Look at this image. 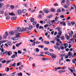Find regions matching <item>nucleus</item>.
<instances>
[{
    "label": "nucleus",
    "instance_id": "46",
    "mask_svg": "<svg viewBox=\"0 0 76 76\" xmlns=\"http://www.w3.org/2000/svg\"><path fill=\"white\" fill-rule=\"evenodd\" d=\"M66 61H67V62H70V59H67L66 60Z\"/></svg>",
    "mask_w": 76,
    "mask_h": 76
},
{
    "label": "nucleus",
    "instance_id": "13",
    "mask_svg": "<svg viewBox=\"0 0 76 76\" xmlns=\"http://www.w3.org/2000/svg\"><path fill=\"white\" fill-rule=\"evenodd\" d=\"M10 35H13L14 34V32L12 31H11L9 32Z\"/></svg>",
    "mask_w": 76,
    "mask_h": 76
},
{
    "label": "nucleus",
    "instance_id": "61",
    "mask_svg": "<svg viewBox=\"0 0 76 76\" xmlns=\"http://www.w3.org/2000/svg\"><path fill=\"white\" fill-rule=\"evenodd\" d=\"M65 3V0H64L62 1L61 2V3Z\"/></svg>",
    "mask_w": 76,
    "mask_h": 76
},
{
    "label": "nucleus",
    "instance_id": "64",
    "mask_svg": "<svg viewBox=\"0 0 76 76\" xmlns=\"http://www.w3.org/2000/svg\"><path fill=\"white\" fill-rule=\"evenodd\" d=\"M0 76H4V74L0 73Z\"/></svg>",
    "mask_w": 76,
    "mask_h": 76
},
{
    "label": "nucleus",
    "instance_id": "38",
    "mask_svg": "<svg viewBox=\"0 0 76 76\" xmlns=\"http://www.w3.org/2000/svg\"><path fill=\"white\" fill-rule=\"evenodd\" d=\"M54 11H55V10H54V9L53 8L51 9V12H54Z\"/></svg>",
    "mask_w": 76,
    "mask_h": 76
},
{
    "label": "nucleus",
    "instance_id": "56",
    "mask_svg": "<svg viewBox=\"0 0 76 76\" xmlns=\"http://www.w3.org/2000/svg\"><path fill=\"white\" fill-rule=\"evenodd\" d=\"M42 59L43 60H48L47 58H42Z\"/></svg>",
    "mask_w": 76,
    "mask_h": 76
},
{
    "label": "nucleus",
    "instance_id": "35",
    "mask_svg": "<svg viewBox=\"0 0 76 76\" xmlns=\"http://www.w3.org/2000/svg\"><path fill=\"white\" fill-rule=\"evenodd\" d=\"M39 24L37 23L36 25L37 28H38L39 27Z\"/></svg>",
    "mask_w": 76,
    "mask_h": 76
},
{
    "label": "nucleus",
    "instance_id": "8",
    "mask_svg": "<svg viewBox=\"0 0 76 76\" xmlns=\"http://www.w3.org/2000/svg\"><path fill=\"white\" fill-rule=\"evenodd\" d=\"M17 55H13L11 56V58H15V57H17Z\"/></svg>",
    "mask_w": 76,
    "mask_h": 76
},
{
    "label": "nucleus",
    "instance_id": "21",
    "mask_svg": "<svg viewBox=\"0 0 76 76\" xmlns=\"http://www.w3.org/2000/svg\"><path fill=\"white\" fill-rule=\"evenodd\" d=\"M61 34H62V31H59L58 32V36H60L61 35Z\"/></svg>",
    "mask_w": 76,
    "mask_h": 76
},
{
    "label": "nucleus",
    "instance_id": "7",
    "mask_svg": "<svg viewBox=\"0 0 76 76\" xmlns=\"http://www.w3.org/2000/svg\"><path fill=\"white\" fill-rule=\"evenodd\" d=\"M17 31H18V32H20V31H22V29H21L20 28L18 27L17 28Z\"/></svg>",
    "mask_w": 76,
    "mask_h": 76
},
{
    "label": "nucleus",
    "instance_id": "40",
    "mask_svg": "<svg viewBox=\"0 0 76 76\" xmlns=\"http://www.w3.org/2000/svg\"><path fill=\"white\" fill-rule=\"evenodd\" d=\"M4 5V4L3 3H0V8H1V6H3Z\"/></svg>",
    "mask_w": 76,
    "mask_h": 76
},
{
    "label": "nucleus",
    "instance_id": "11",
    "mask_svg": "<svg viewBox=\"0 0 76 76\" xmlns=\"http://www.w3.org/2000/svg\"><path fill=\"white\" fill-rule=\"evenodd\" d=\"M66 4L67 6H70V1L68 0L66 1Z\"/></svg>",
    "mask_w": 76,
    "mask_h": 76
},
{
    "label": "nucleus",
    "instance_id": "16",
    "mask_svg": "<svg viewBox=\"0 0 76 76\" xmlns=\"http://www.w3.org/2000/svg\"><path fill=\"white\" fill-rule=\"evenodd\" d=\"M7 44L8 45H9L10 46H11V45H12V42H7Z\"/></svg>",
    "mask_w": 76,
    "mask_h": 76
},
{
    "label": "nucleus",
    "instance_id": "15",
    "mask_svg": "<svg viewBox=\"0 0 76 76\" xmlns=\"http://www.w3.org/2000/svg\"><path fill=\"white\" fill-rule=\"evenodd\" d=\"M16 19V17L14 16L11 18V20H15Z\"/></svg>",
    "mask_w": 76,
    "mask_h": 76
},
{
    "label": "nucleus",
    "instance_id": "51",
    "mask_svg": "<svg viewBox=\"0 0 76 76\" xmlns=\"http://www.w3.org/2000/svg\"><path fill=\"white\" fill-rule=\"evenodd\" d=\"M4 15L5 16H7V15H8V13H7V12H5Z\"/></svg>",
    "mask_w": 76,
    "mask_h": 76
},
{
    "label": "nucleus",
    "instance_id": "27",
    "mask_svg": "<svg viewBox=\"0 0 76 76\" xmlns=\"http://www.w3.org/2000/svg\"><path fill=\"white\" fill-rule=\"evenodd\" d=\"M26 12V9H23L22 10V12L23 13H25V12Z\"/></svg>",
    "mask_w": 76,
    "mask_h": 76
},
{
    "label": "nucleus",
    "instance_id": "63",
    "mask_svg": "<svg viewBox=\"0 0 76 76\" xmlns=\"http://www.w3.org/2000/svg\"><path fill=\"white\" fill-rule=\"evenodd\" d=\"M11 9H14V6L13 5H12L11 6Z\"/></svg>",
    "mask_w": 76,
    "mask_h": 76
},
{
    "label": "nucleus",
    "instance_id": "6",
    "mask_svg": "<svg viewBox=\"0 0 76 76\" xmlns=\"http://www.w3.org/2000/svg\"><path fill=\"white\" fill-rule=\"evenodd\" d=\"M17 12L18 15H20L21 14H22V11H21L20 10H18L17 11Z\"/></svg>",
    "mask_w": 76,
    "mask_h": 76
},
{
    "label": "nucleus",
    "instance_id": "10",
    "mask_svg": "<svg viewBox=\"0 0 76 76\" xmlns=\"http://www.w3.org/2000/svg\"><path fill=\"white\" fill-rule=\"evenodd\" d=\"M20 45H22V43L21 42L16 44V47H19Z\"/></svg>",
    "mask_w": 76,
    "mask_h": 76
},
{
    "label": "nucleus",
    "instance_id": "32",
    "mask_svg": "<svg viewBox=\"0 0 76 76\" xmlns=\"http://www.w3.org/2000/svg\"><path fill=\"white\" fill-rule=\"evenodd\" d=\"M57 12L58 13L59 12H61V10L60 9H58L57 10Z\"/></svg>",
    "mask_w": 76,
    "mask_h": 76
},
{
    "label": "nucleus",
    "instance_id": "18",
    "mask_svg": "<svg viewBox=\"0 0 76 76\" xmlns=\"http://www.w3.org/2000/svg\"><path fill=\"white\" fill-rule=\"evenodd\" d=\"M65 72H66V71L60 70L59 71V73L60 74H62V73Z\"/></svg>",
    "mask_w": 76,
    "mask_h": 76
},
{
    "label": "nucleus",
    "instance_id": "14",
    "mask_svg": "<svg viewBox=\"0 0 76 76\" xmlns=\"http://www.w3.org/2000/svg\"><path fill=\"white\" fill-rule=\"evenodd\" d=\"M9 15H10V16H15V14L13 12H11V13H9Z\"/></svg>",
    "mask_w": 76,
    "mask_h": 76
},
{
    "label": "nucleus",
    "instance_id": "47",
    "mask_svg": "<svg viewBox=\"0 0 76 76\" xmlns=\"http://www.w3.org/2000/svg\"><path fill=\"white\" fill-rule=\"evenodd\" d=\"M4 13V11H0V14H3Z\"/></svg>",
    "mask_w": 76,
    "mask_h": 76
},
{
    "label": "nucleus",
    "instance_id": "60",
    "mask_svg": "<svg viewBox=\"0 0 76 76\" xmlns=\"http://www.w3.org/2000/svg\"><path fill=\"white\" fill-rule=\"evenodd\" d=\"M22 53V52L19 50L18 51V54H21Z\"/></svg>",
    "mask_w": 76,
    "mask_h": 76
},
{
    "label": "nucleus",
    "instance_id": "23",
    "mask_svg": "<svg viewBox=\"0 0 76 76\" xmlns=\"http://www.w3.org/2000/svg\"><path fill=\"white\" fill-rule=\"evenodd\" d=\"M64 7V8H65V9H67V8L68 7V6H67V5L66 4H64L63 6Z\"/></svg>",
    "mask_w": 76,
    "mask_h": 76
},
{
    "label": "nucleus",
    "instance_id": "29",
    "mask_svg": "<svg viewBox=\"0 0 76 76\" xmlns=\"http://www.w3.org/2000/svg\"><path fill=\"white\" fill-rule=\"evenodd\" d=\"M18 76H22V73L21 72L18 74Z\"/></svg>",
    "mask_w": 76,
    "mask_h": 76
},
{
    "label": "nucleus",
    "instance_id": "5",
    "mask_svg": "<svg viewBox=\"0 0 76 76\" xmlns=\"http://www.w3.org/2000/svg\"><path fill=\"white\" fill-rule=\"evenodd\" d=\"M6 53H7L8 56H10V55L12 54V52L11 51H7Z\"/></svg>",
    "mask_w": 76,
    "mask_h": 76
},
{
    "label": "nucleus",
    "instance_id": "25",
    "mask_svg": "<svg viewBox=\"0 0 76 76\" xmlns=\"http://www.w3.org/2000/svg\"><path fill=\"white\" fill-rule=\"evenodd\" d=\"M44 42L46 44H49L50 42L48 41H45Z\"/></svg>",
    "mask_w": 76,
    "mask_h": 76
},
{
    "label": "nucleus",
    "instance_id": "20",
    "mask_svg": "<svg viewBox=\"0 0 76 76\" xmlns=\"http://www.w3.org/2000/svg\"><path fill=\"white\" fill-rule=\"evenodd\" d=\"M44 12L45 13H49V11L45 9L44 10Z\"/></svg>",
    "mask_w": 76,
    "mask_h": 76
},
{
    "label": "nucleus",
    "instance_id": "36",
    "mask_svg": "<svg viewBox=\"0 0 76 76\" xmlns=\"http://www.w3.org/2000/svg\"><path fill=\"white\" fill-rule=\"evenodd\" d=\"M33 27L32 26H29V29L30 30H31V29H32L33 28Z\"/></svg>",
    "mask_w": 76,
    "mask_h": 76
},
{
    "label": "nucleus",
    "instance_id": "24",
    "mask_svg": "<svg viewBox=\"0 0 76 76\" xmlns=\"http://www.w3.org/2000/svg\"><path fill=\"white\" fill-rule=\"evenodd\" d=\"M52 23V22L51 21L50 22H48L47 23V24H48V26L49 25H51V23Z\"/></svg>",
    "mask_w": 76,
    "mask_h": 76
},
{
    "label": "nucleus",
    "instance_id": "44",
    "mask_svg": "<svg viewBox=\"0 0 76 76\" xmlns=\"http://www.w3.org/2000/svg\"><path fill=\"white\" fill-rule=\"evenodd\" d=\"M16 72H14L13 73L11 74V75L12 76H15V73Z\"/></svg>",
    "mask_w": 76,
    "mask_h": 76
},
{
    "label": "nucleus",
    "instance_id": "1",
    "mask_svg": "<svg viewBox=\"0 0 76 76\" xmlns=\"http://www.w3.org/2000/svg\"><path fill=\"white\" fill-rule=\"evenodd\" d=\"M1 56H3L4 55V54H5V53H6V52H5V50H4V49H3V48H2L1 49Z\"/></svg>",
    "mask_w": 76,
    "mask_h": 76
},
{
    "label": "nucleus",
    "instance_id": "9",
    "mask_svg": "<svg viewBox=\"0 0 76 76\" xmlns=\"http://www.w3.org/2000/svg\"><path fill=\"white\" fill-rule=\"evenodd\" d=\"M73 34H74V32H73V31H71V34H69V35L70 37H72V35H73Z\"/></svg>",
    "mask_w": 76,
    "mask_h": 76
},
{
    "label": "nucleus",
    "instance_id": "58",
    "mask_svg": "<svg viewBox=\"0 0 76 76\" xmlns=\"http://www.w3.org/2000/svg\"><path fill=\"white\" fill-rule=\"evenodd\" d=\"M12 66H13V67H15V66H16L15 63H14V64H12Z\"/></svg>",
    "mask_w": 76,
    "mask_h": 76
},
{
    "label": "nucleus",
    "instance_id": "55",
    "mask_svg": "<svg viewBox=\"0 0 76 76\" xmlns=\"http://www.w3.org/2000/svg\"><path fill=\"white\" fill-rule=\"evenodd\" d=\"M18 31L17 30H15L14 32V34H16L18 33Z\"/></svg>",
    "mask_w": 76,
    "mask_h": 76
},
{
    "label": "nucleus",
    "instance_id": "12",
    "mask_svg": "<svg viewBox=\"0 0 76 76\" xmlns=\"http://www.w3.org/2000/svg\"><path fill=\"white\" fill-rule=\"evenodd\" d=\"M56 29H57L58 31H61V28H60L57 27V28H56Z\"/></svg>",
    "mask_w": 76,
    "mask_h": 76
},
{
    "label": "nucleus",
    "instance_id": "41",
    "mask_svg": "<svg viewBox=\"0 0 76 76\" xmlns=\"http://www.w3.org/2000/svg\"><path fill=\"white\" fill-rule=\"evenodd\" d=\"M37 24V22L34 21L33 23V25H35Z\"/></svg>",
    "mask_w": 76,
    "mask_h": 76
},
{
    "label": "nucleus",
    "instance_id": "37",
    "mask_svg": "<svg viewBox=\"0 0 76 76\" xmlns=\"http://www.w3.org/2000/svg\"><path fill=\"white\" fill-rule=\"evenodd\" d=\"M39 47H40L41 48H44V45L39 46Z\"/></svg>",
    "mask_w": 76,
    "mask_h": 76
},
{
    "label": "nucleus",
    "instance_id": "54",
    "mask_svg": "<svg viewBox=\"0 0 76 76\" xmlns=\"http://www.w3.org/2000/svg\"><path fill=\"white\" fill-rule=\"evenodd\" d=\"M60 18H64V16L63 15H62L60 16Z\"/></svg>",
    "mask_w": 76,
    "mask_h": 76
},
{
    "label": "nucleus",
    "instance_id": "53",
    "mask_svg": "<svg viewBox=\"0 0 76 76\" xmlns=\"http://www.w3.org/2000/svg\"><path fill=\"white\" fill-rule=\"evenodd\" d=\"M66 38V39L68 40H69V39H70V37L69 36H68Z\"/></svg>",
    "mask_w": 76,
    "mask_h": 76
},
{
    "label": "nucleus",
    "instance_id": "22",
    "mask_svg": "<svg viewBox=\"0 0 76 76\" xmlns=\"http://www.w3.org/2000/svg\"><path fill=\"white\" fill-rule=\"evenodd\" d=\"M61 69V67H58V68H55V71H56L57 70V69Z\"/></svg>",
    "mask_w": 76,
    "mask_h": 76
},
{
    "label": "nucleus",
    "instance_id": "2",
    "mask_svg": "<svg viewBox=\"0 0 76 76\" xmlns=\"http://www.w3.org/2000/svg\"><path fill=\"white\" fill-rule=\"evenodd\" d=\"M50 56H51L52 58H56V55L55 54H54L53 53H51Z\"/></svg>",
    "mask_w": 76,
    "mask_h": 76
},
{
    "label": "nucleus",
    "instance_id": "30",
    "mask_svg": "<svg viewBox=\"0 0 76 76\" xmlns=\"http://www.w3.org/2000/svg\"><path fill=\"white\" fill-rule=\"evenodd\" d=\"M76 59H73L72 60V63L74 64L76 63Z\"/></svg>",
    "mask_w": 76,
    "mask_h": 76
},
{
    "label": "nucleus",
    "instance_id": "57",
    "mask_svg": "<svg viewBox=\"0 0 76 76\" xmlns=\"http://www.w3.org/2000/svg\"><path fill=\"white\" fill-rule=\"evenodd\" d=\"M36 51L37 53H38L39 51V50L38 49V48H36Z\"/></svg>",
    "mask_w": 76,
    "mask_h": 76
},
{
    "label": "nucleus",
    "instance_id": "17",
    "mask_svg": "<svg viewBox=\"0 0 76 76\" xmlns=\"http://www.w3.org/2000/svg\"><path fill=\"white\" fill-rule=\"evenodd\" d=\"M60 24H63V25L64 26H66V23L64 22H61L60 23Z\"/></svg>",
    "mask_w": 76,
    "mask_h": 76
},
{
    "label": "nucleus",
    "instance_id": "59",
    "mask_svg": "<svg viewBox=\"0 0 76 76\" xmlns=\"http://www.w3.org/2000/svg\"><path fill=\"white\" fill-rule=\"evenodd\" d=\"M9 62H11V61H7L6 64H8V63H9Z\"/></svg>",
    "mask_w": 76,
    "mask_h": 76
},
{
    "label": "nucleus",
    "instance_id": "3",
    "mask_svg": "<svg viewBox=\"0 0 76 76\" xmlns=\"http://www.w3.org/2000/svg\"><path fill=\"white\" fill-rule=\"evenodd\" d=\"M54 47L56 49H58L59 51H60V47H58V46L57 45H55L54 46Z\"/></svg>",
    "mask_w": 76,
    "mask_h": 76
},
{
    "label": "nucleus",
    "instance_id": "26",
    "mask_svg": "<svg viewBox=\"0 0 76 76\" xmlns=\"http://www.w3.org/2000/svg\"><path fill=\"white\" fill-rule=\"evenodd\" d=\"M45 53L46 54H47L49 56H50V55L51 54V53H49L48 52H46Z\"/></svg>",
    "mask_w": 76,
    "mask_h": 76
},
{
    "label": "nucleus",
    "instance_id": "4",
    "mask_svg": "<svg viewBox=\"0 0 76 76\" xmlns=\"http://www.w3.org/2000/svg\"><path fill=\"white\" fill-rule=\"evenodd\" d=\"M65 54H64V55H62V54H61L60 55V57H61V60L59 61H60L61 60H63V57H64V55Z\"/></svg>",
    "mask_w": 76,
    "mask_h": 76
},
{
    "label": "nucleus",
    "instance_id": "50",
    "mask_svg": "<svg viewBox=\"0 0 76 76\" xmlns=\"http://www.w3.org/2000/svg\"><path fill=\"white\" fill-rule=\"evenodd\" d=\"M43 28H44L42 26H40L39 27V29H43Z\"/></svg>",
    "mask_w": 76,
    "mask_h": 76
},
{
    "label": "nucleus",
    "instance_id": "33",
    "mask_svg": "<svg viewBox=\"0 0 76 76\" xmlns=\"http://www.w3.org/2000/svg\"><path fill=\"white\" fill-rule=\"evenodd\" d=\"M34 18H31V20H30L31 22H34Z\"/></svg>",
    "mask_w": 76,
    "mask_h": 76
},
{
    "label": "nucleus",
    "instance_id": "45",
    "mask_svg": "<svg viewBox=\"0 0 76 76\" xmlns=\"http://www.w3.org/2000/svg\"><path fill=\"white\" fill-rule=\"evenodd\" d=\"M55 21H58V17L57 16H56L55 18Z\"/></svg>",
    "mask_w": 76,
    "mask_h": 76
},
{
    "label": "nucleus",
    "instance_id": "62",
    "mask_svg": "<svg viewBox=\"0 0 76 76\" xmlns=\"http://www.w3.org/2000/svg\"><path fill=\"white\" fill-rule=\"evenodd\" d=\"M6 62V60H4L2 61V63H5Z\"/></svg>",
    "mask_w": 76,
    "mask_h": 76
},
{
    "label": "nucleus",
    "instance_id": "31",
    "mask_svg": "<svg viewBox=\"0 0 76 76\" xmlns=\"http://www.w3.org/2000/svg\"><path fill=\"white\" fill-rule=\"evenodd\" d=\"M4 42H5V40H2L0 41V43L1 44H3V43H4Z\"/></svg>",
    "mask_w": 76,
    "mask_h": 76
},
{
    "label": "nucleus",
    "instance_id": "28",
    "mask_svg": "<svg viewBox=\"0 0 76 76\" xmlns=\"http://www.w3.org/2000/svg\"><path fill=\"white\" fill-rule=\"evenodd\" d=\"M73 54L72 53V52H69L68 53V56H72Z\"/></svg>",
    "mask_w": 76,
    "mask_h": 76
},
{
    "label": "nucleus",
    "instance_id": "52",
    "mask_svg": "<svg viewBox=\"0 0 76 76\" xmlns=\"http://www.w3.org/2000/svg\"><path fill=\"white\" fill-rule=\"evenodd\" d=\"M60 48H61V50H64V47L61 46Z\"/></svg>",
    "mask_w": 76,
    "mask_h": 76
},
{
    "label": "nucleus",
    "instance_id": "42",
    "mask_svg": "<svg viewBox=\"0 0 76 76\" xmlns=\"http://www.w3.org/2000/svg\"><path fill=\"white\" fill-rule=\"evenodd\" d=\"M10 19V17H9V16H8L6 17V19Z\"/></svg>",
    "mask_w": 76,
    "mask_h": 76
},
{
    "label": "nucleus",
    "instance_id": "49",
    "mask_svg": "<svg viewBox=\"0 0 76 76\" xmlns=\"http://www.w3.org/2000/svg\"><path fill=\"white\" fill-rule=\"evenodd\" d=\"M71 23L72 25H75V23L74 21H73Z\"/></svg>",
    "mask_w": 76,
    "mask_h": 76
},
{
    "label": "nucleus",
    "instance_id": "48",
    "mask_svg": "<svg viewBox=\"0 0 76 76\" xmlns=\"http://www.w3.org/2000/svg\"><path fill=\"white\" fill-rule=\"evenodd\" d=\"M16 48V47H15V45H13V46L12 47V49H13V50H15Z\"/></svg>",
    "mask_w": 76,
    "mask_h": 76
},
{
    "label": "nucleus",
    "instance_id": "34",
    "mask_svg": "<svg viewBox=\"0 0 76 76\" xmlns=\"http://www.w3.org/2000/svg\"><path fill=\"white\" fill-rule=\"evenodd\" d=\"M29 31V28L27 27H26L25 28V31Z\"/></svg>",
    "mask_w": 76,
    "mask_h": 76
},
{
    "label": "nucleus",
    "instance_id": "19",
    "mask_svg": "<svg viewBox=\"0 0 76 76\" xmlns=\"http://www.w3.org/2000/svg\"><path fill=\"white\" fill-rule=\"evenodd\" d=\"M20 34V33H18L17 34H15V35H17L16 36V38H19V35Z\"/></svg>",
    "mask_w": 76,
    "mask_h": 76
},
{
    "label": "nucleus",
    "instance_id": "39",
    "mask_svg": "<svg viewBox=\"0 0 76 76\" xmlns=\"http://www.w3.org/2000/svg\"><path fill=\"white\" fill-rule=\"evenodd\" d=\"M71 41V42H72L73 43H74V39H70Z\"/></svg>",
    "mask_w": 76,
    "mask_h": 76
},
{
    "label": "nucleus",
    "instance_id": "43",
    "mask_svg": "<svg viewBox=\"0 0 76 76\" xmlns=\"http://www.w3.org/2000/svg\"><path fill=\"white\" fill-rule=\"evenodd\" d=\"M15 38H16V37H13L11 38L12 39V40H14L15 41Z\"/></svg>",
    "mask_w": 76,
    "mask_h": 76
}]
</instances>
